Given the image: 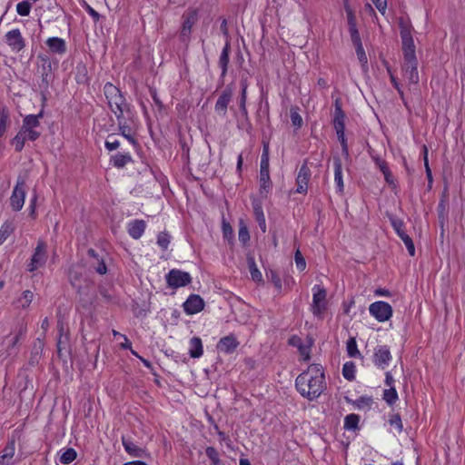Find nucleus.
Masks as SVG:
<instances>
[{"label": "nucleus", "mask_w": 465, "mask_h": 465, "mask_svg": "<svg viewBox=\"0 0 465 465\" xmlns=\"http://www.w3.org/2000/svg\"><path fill=\"white\" fill-rule=\"evenodd\" d=\"M238 345L239 342L236 341L235 337L233 335H228L220 340L217 348L223 352L231 353L235 351Z\"/></svg>", "instance_id": "aec40b11"}, {"label": "nucleus", "mask_w": 465, "mask_h": 465, "mask_svg": "<svg viewBox=\"0 0 465 465\" xmlns=\"http://www.w3.org/2000/svg\"><path fill=\"white\" fill-rule=\"evenodd\" d=\"M76 455V451L73 448H68L62 453L59 460L62 464L67 465L75 460Z\"/></svg>", "instance_id": "f704fd0d"}, {"label": "nucleus", "mask_w": 465, "mask_h": 465, "mask_svg": "<svg viewBox=\"0 0 465 465\" xmlns=\"http://www.w3.org/2000/svg\"><path fill=\"white\" fill-rule=\"evenodd\" d=\"M231 52V43L229 40H226L225 45L223 48V51L219 57V66L222 70L221 77L223 78L228 71V64H229V55Z\"/></svg>", "instance_id": "412c9836"}, {"label": "nucleus", "mask_w": 465, "mask_h": 465, "mask_svg": "<svg viewBox=\"0 0 465 465\" xmlns=\"http://www.w3.org/2000/svg\"><path fill=\"white\" fill-rule=\"evenodd\" d=\"M388 73L390 74L391 82L393 87L398 91L401 99H403L404 94H403V91L401 89L400 83L398 82L397 78L394 76V74H392V72L391 71L390 68H388Z\"/></svg>", "instance_id": "5fc2aeb1"}, {"label": "nucleus", "mask_w": 465, "mask_h": 465, "mask_svg": "<svg viewBox=\"0 0 465 465\" xmlns=\"http://www.w3.org/2000/svg\"><path fill=\"white\" fill-rule=\"evenodd\" d=\"M300 354L303 357L304 361H308L310 359V347L304 345L303 343L298 348Z\"/></svg>", "instance_id": "69168bd1"}, {"label": "nucleus", "mask_w": 465, "mask_h": 465, "mask_svg": "<svg viewBox=\"0 0 465 465\" xmlns=\"http://www.w3.org/2000/svg\"><path fill=\"white\" fill-rule=\"evenodd\" d=\"M338 136V139L341 143V150H342V153L347 157L349 156V150H348V144H347V140L345 138V134L344 133H342V134H337Z\"/></svg>", "instance_id": "680f3d73"}, {"label": "nucleus", "mask_w": 465, "mask_h": 465, "mask_svg": "<svg viewBox=\"0 0 465 465\" xmlns=\"http://www.w3.org/2000/svg\"><path fill=\"white\" fill-rule=\"evenodd\" d=\"M312 291L313 297L311 310L313 315L321 317L326 310V290L320 285H315Z\"/></svg>", "instance_id": "39448f33"}, {"label": "nucleus", "mask_w": 465, "mask_h": 465, "mask_svg": "<svg viewBox=\"0 0 465 465\" xmlns=\"http://www.w3.org/2000/svg\"><path fill=\"white\" fill-rule=\"evenodd\" d=\"M370 313L379 322H386L392 316L391 306L382 301L371 303L369 307Z\"/></svg>", "instance_id": "423d86ee"}, {"label": "nucleus", "mask_w": 465, "mask_h": 465, "mask_svg": "<svg viewBox=\"0 0 465 465\" xmlns=\"http://www.w3.org/2000/svg\"><path fill=\"white\" fill-rule=\"evenodd\" d=\"M342 375L348 381L355 379V365L353 362H346L342 367Z\"/></svg>", "instance_id": "e433bc0d"}, {"label": "nucleus", "mask_w": 465, "mask_h": 465, "mask_svg": "<svg viewBox=\"0 0 465 465\" xmlns=\"http://www.w3.org/2000/svg\"><path fill=\"white\" fill-rule=\"evenodd\" d=\"M111 161L113 162L114 165L117 168H123L129 162L132 161V157L130 154L125 153H116L115 155L112 156Z\"/></svg>", "instance_id": "2f4dec72"}, {"label": "nucleus", "mask_w": 465, "mask_h": 465, "mask_svg": "<svg viewBox=\"0 0 465 465\" xmlns=\"http://www.w3.org/2000/svg\"><path fill=\"white\" fill-rule=\"evenodd\" d=\"M25 183L17 182L15 187L14 188L13 193L10 198V203L15 211H19L22 209L24 203H25Z\"/></svg>", "instance_id": "2eb2a0df"}, {"label": "nucleus", "mask_w": 465, "mask_h": 465, "mask_svg": "<svg viewBox=\"0 0 465 465\" xmlns=\"http://www.w3.org/2000/svg\"><path fill=\"white\" fill-rule=\"evenodd\" d=\"M390 221H391V223L393 229L397 232L398 236L404 242L409 254L411 256H414L415 255V246H414L412 239L405 232L404 223L401 219L396 218V217H391Z\"/></svg>", "instance_id": "6e6552de"}, {"label": "nucleus", "mask_w": 465, "mask_h": 465, "mask_svg": "<svg viewBox=\"0 0 465 465\" xmlns=\"http://www.w3.org/2000/svg\"><path fill=\"white\" fill-rule=\"evenodd\" d=\"M247 264H248V268H249L252 279L255 282H262V275L256 265L253 256H252V255L247 256Z\"/></svg>", "instance_id": "7c9ffc66"}, {"label": "nucleus", "mask_w": 465, "mask_h": 465, "mask_svg": "<svg viewBox=\"0 0 465 465\" xmlns=\"http://www.w3.org/2000/svg\"><path fill=\"white\" fill-rule=\"evenodd\" d=\"M333 167H334V181L337 186V190L340 193L343 192V180H342V166L341 161L339 157L333 158Z\"/></svg>", "instance_id": "b1692460"}, {"label": "nucleus", "mask_w": 465, "mask_h": 465, "mask_svg": "<svg viewBox=\"0 0 465 465\" xmlns=\"http://www.w3.org/2000/svg\"><path fill=\"white\" fill-rule=\"evenodd\" d=\"M31 4L28 1H22L16 5V12L22 16H26L30 14Z\"/></svg>", "instance_id": "79ce46f5"}, {"label": "nucleus", "mask_w": 465, "mask_h": 465, "mask_svg": "<svg viewBox=\"0 0 465 465\" xmlns=\"http://www.w3.org/2000/svg\"><path fill=\"white\" fill-rule=\"evenodd\" d=\"M207 457L211 460L213 465H220L219 453L213 447H207L205 450Z\"/></svg>", "instance_id": "37998d69"}, {"label": "nucleus", "mask_w": 465, "mask_h": 465, "mask_svg": "<svg viewBox=\"0 0 465 465\" xmlns=\"http://www.w3.org/2000/svg\"><path fill=\"white\" fill-rule=\"evenodd\" d=\"M448 202H449L448 188L445 187L442 192L441 198H440V203L438 204V208H437L439 219L440 220L441 223H443L445 220V216H446V213H447V209H448Z\"/></svg>", "instance_id": "a878e982"}, {"label": "nucleus", "mask_w": 465, "mask_h": 465, "mask_svg": "<svg viewBox=\"0 0 465 465\" xmlns=\"http://www.w3.org/2000/svg\"><path fill=\"white\" fill-rule=\"evenodd\" d=\"M12 223L5 222L0 228V244L4 243L13 232Z\"/></svg>", "instance_id": "a19ab883"}, {"label": "nucleus", "mask_w": 465, "mask_h": 465, "mask_svg": "<svg viewBox=\"0 0 465 465\" xmlns=\"http://www.w3.org/2000/svg\"><path fill=\"white\" fill-rule=\"evenodd\" d=\"M25 141H27L26 136H25L19 130L16 135L13 138L11 143L15 146V150L19 153L24 149Z\"/></svg>", "instance_id": "4c0bfd02"}, {"label": "nucleus", "mask_w": 465, "mask_h": 465, "mask_svg": "<svg viewBox=\"0 0 465 465\" xmlns=\"http://www.w3.org/2000/svg\"><path fill=\"white\" fill-rule=\"evenodd\" d=\"M383 400L391 406L396 402L398 400V393L394 387L384 390Z\"/></svg>", "instance_id": "58836bf2"}, {"label": "nucleus", "mask_w": 465, "mask_h": 465, "mask_svg": "<svg viewBox=\"0 0 465 465\" xmlns=\"http://www.w3.org/2000/svg\"><path fill=\"white\" fill-rule=\"evenodd\" d=\"M45 44L54 54H64L66 52L65 41L60 37H50Z\"/></svg>", "instance_id": "4be33fe9"}, {"label": "nucleus", "mask_w": 465, "mask_h": 465, "mask_svg": "<svg viewBox=\"0 0 465 465\" xmlns=\"http://www.w3.org/2000/svg\"><path fill=\"white\" fill-rule=\"evenodd\" d=\"M349 32H350V35H351V40L353 44V45H361V36H360V34H359V31L357 29V26L356 27H350L349 28Z\"/></svg>", "instance_id": "864d4df0"}, {"label": "nucleus", "mask_w": 465, "mask_h": 465, "mask_svg": "<svg viewBox=\"0 0 465 465\" xmlns=\"http://www.w3.org/2000/svg\"><path fill=\"white\" fill-rule=\"evenodd\" d=\"M116 119L118 121V126H119V131H120L121 134L124 138H126L131 143L135 144L136 141H135V139L132 135L131 128L126 124V121L124 120V114L121 115V118H116Z\"/></svg>", "instance_id": "bb28decb"}, {"label": "nucleus", "mask_w": 465, "mask_h": 465, "mask_svg": "<svg viewBox=\"0 0 465 465\" xmlns=\"http://www.w3.org/2000/svg\"><path fill=\"white\" fill-rule=\"evenodd\" d=\"M33 300V292L30 291H25L23 296L19 299V304L23 308L29 306Z\"/></svg>", "instance_id": "09e8293b"}, {"label": "nucleus", "mask_w": 465, "mask_h": 465, "mask_svg": "<svg viewBox=\"0 0 465 465\" xmlns=\"http://www.w3.org/2000/svg\"><path fill=\"white\" fill-rule=\"evenodd\" d=\"M239 241L243 244L250 241V234L248 228L243 223H240L239 233H238Z\"/></svg>", "instance_id": "c03bdc74"}, {"label": "nucleus", "mask_w": 465, "mask_h": 465, "mask_svg": "<svg viewBox=\"0 0 465 465\" xmlns=\"http://www.w3.org/2000/svg\"><path fill=\"white\" fill-rule=\"evenodd\" d=\"M260 186L261 193L265 191L266 193L272 188V182L270 179L269 166H261L260 169Z\"/></svg>", "instance_id": "393cba45"}, {"label": "nucleus", "mask_w": 465, "mask_h": 465, "mask_svg": "<svg viewBox=\"0 0 465 465\" xmlns=\"http://www.w3.org/2000/svg\"><path fill=\"white\" fill-rule=\"evenodd\" d=\"M113 138H114L113 135H109L104 143L105 148L109 151L116 150L120 145L119 141H117L115 139L113 140Z\"/></svg>", "instance_id": "4d7b16f0"}, {"label": "nucleus", "mask_w": 465, "mask_h": 465, "mask_svg": "<svg viewBox=\"0 0 465 465\" xmlns=\"http://www.w3.org/2000/svg\"><path fill=\"white\" fill-rule=\"evenodd\" d=\"M376 8L384 15L387 8V2L386 0H371Z\"/></svg>", "instance_id": "0e129e2a"}, {"label": "nucleus", "mask_w": 465, "mask_h": 465, "mask_svg": "<svg viewBox=\"0 0 465 465\" xmlns=\"http://www.w3.org/2000/svg\"><path fill=\"white\" fill-rule=\"evenodd\" d=\"M261 166H269V146L263 145V150L261 158Z\"/></svg>", "instance_id": "052dcab7"}, {"label": "nucleus", "mask_w": 465, "mask_h": 465, "mask_svg": "<svg viewBox=\"0 0 465 465\" xmlns=\"http://www.w3.org/2000/svg\"><path fill=\"white\" fill-rule=\"evenodd\" d=\"M46 260V244L45 242L39 241L31 258V262L28 264L29 272H34L43 267L45 264Z\"/></svg>", "instance_id": "9d476101"}, {"label": "nucleus", "mask_w": 465, "mask_h": 465, "mask_svg": "<svg viewBox=\"0 0 465 465\" xmlns=\"http://www.w3.org/2000/svg\"><path fill=\"white\" fill-rule=\"evenodd\" d=\"M5 38L6 44L15 52H20L25 46V39L23 38L19 29L8 31L5 34Z\"/></svg>", "instance_id": "ddd939ff"}, {"label": "nucleus", "mask_w": 465, "mask_h": 465, "mask_svg": "<svg viewBox=\"0 0 465 465\" xmlns=\"http://www.w3.org/2000/svg\"><path fill=\"white\" fill-rule=\"evenodd\" d=\"M203 343L202 340L198 337H193L190 341L189 354L192 358H199L203 355Z\"/></svg>", "instance_id": "c756f323"}, {"label": "nucleus", "mask_w": 465, "mask_h": 465, "mask_svg": "<svg viewBox=\"0 0 465 465\" xmlns=\"http://www.w3.org/2000/svg\"><path fill=\"white\" fill-rule=\"evenodd\" d=\"M204 307L203 300L197 294H192L183 303V309L188 314L200 312Z\"/></svg>", "instance_id": "dca6fc26"}, {"label": "nucleus", "mask_w": 465, "mask_h": 465, "mask_svg": "<svg viewBox=\"0 0 465 465\" xmlns=\"http://www.w3.org/2000/svg\"><path fill=\"white\" fill-rule=\"evenodd\" d=\"M9 124V113L5 107L0 109V137L4 135Z\"/></svg>", "instance_id": "72a5a7b5"}, {"label": "nucleus", "mask_w": 465, "mask_h": 465, "mask_svg": "<svg viewBox=\"0 0 465 465\" xmlns=\"http://www.w3.org/2000/svg\"><path fill=\"white\" fill-rule=\"evenodd\" d=\"M254 215L256 218V221L262 232L266 231V223H265V217L262 212V208L261 205H255L253 207Z\"/></svg>", "instance_id": "c9c22d12"}, {"label": "nucleus", "mask_w": 465, "mask_h": 465, "mask_svg": "<svg viewBox=\"0 0 465 465\" xmlns=\"http://www.w3.org/2000/svg\"><path fill=\"white\" fill-rule=\"evenodd\" d=\"M399 27L401 31L400 34L402 43V52L404 60L417 58L415 54V45L411 35L412 26L410 21H406L403 18H400Z\"/></svg>", "instance_id": "20e7f679"}, {"label": "nucleus", "mask_w": 465, "mask_h": 465, "mask_svg": "<svg viewBox=\"0 0 465 465\" xmlns=\"http://www.w3.org/2000/svg\"><path fill=\"white\" fill-rule=\"evenodd\" d=\"M347 353L351 358H356L357 356H360L361 353L357 348V342L354 337H351L347 341Z\"/></svg>", "instance_id": "ea45409f"}, {"label": "nucleus", "mask_w": 465, "mask_h": 465, "mask_svg": "<svg viewBox=\"0 0 465 465\" xmlns=\"http://www.w3.org/2000/svg\"><path fill=\"white\" fill-rule=\"evenodd\" d=\"M311 174H312L311 170L307 165V161H305L302 164V166L298 172V175L296 177V184H297L296 193H307L308 182L311 178Z\"/></svg>", "instance_id": "9b49d317"}, {"label": "nucleus", "mask_w": 465, "mask_h": 465, "mask_svg": "<svg viewBox=\"0 0 465 465\" xmlns=\"http://www.w3.org/2000/svg\"><path fill=\"white\" fill-rule=\"evenodd\" d=\"M389 423L391 426L395 427L398 432H401L403 426L401 416L399 414H393L391 416L389 420Z\"/></svg>", "instance_id": "de8ad7c7"}, {"label": "nucleus", "mask_w": 465, "mask_h": 465, "mask_svg": "<svg viewBox=\"0 0 465 465\" xmlns=\"http://www.w3.org/2000/svg\"><path fill=\"white\" fill-rule=\"evenodd\" d=\"M122 443L125 451L132 457L143 458L146 456V451L143 448L137 446L130 439L122 437Z\"/></svg>", "instance_id": "6ab92c4d"}, {"label": "nucleus", "mask_w": 465, "mask_h": 465, "mask_svg": "<svg viewBox=\"0 0 465 465\" xmlns=\"http://www.w3.org/2000/svg\"><path fill=\"white\" fill-rule=\"evenodd\" d=\"M43 117V111H41L38 114H28L23 120V125L25 126V130L27 129H35L40 125V118Z\"/></svg>", "instance_id": "c85d7f7f"}, {"label": "nucleus", "mask_w": 465, "mask_h": 465, "mask_svg": "<svg viewBox=\"0 0 465 465\" xmlns=\"http://www.w3.org/2000/svg\"><path fill=\"white\" fill-rule=\"evenodd\" d=\"M291 121L292 125L300 128L302 124V118L297 111L291 110Z\"/></svg>", "instance_id": "6e6d98bb"}, {"label": "nucleus", "mask_w": 465, "mask_h": 465, "mask_svg": "<svg viewBox=\"0 0 465 465\" xmlns=\"http://www.w3.org/2000/svg\"><path fill=\"white\" fill-rule=\"evenodd\" d=\"M198 21V12L196 9L188 10L183 15V25L180 32V39L183 42H188L192 27Z\"/></svg>", "instance_id": "0eeeda50"}, {"label": "nucleus", "mask_w": 465, "mask_h": 465, "mask_svg": "<svg viewBox=\"0 0 465 465\" xmlns=\"http://www.w3.org/2000/svg\"><path fill=\"white\" fill-rule=\"evenodd\" d=\"M68 341H69V336H62V337L58 336L56 347H57V353L59 355L62 354L63 350L66 349V347L68 345Z\"/></svg>", "instance_id": "603ef678"}, {"label": "nucleus", "mask_w": 465, "mask_h": 465, "mask_svg": "<svg viewBox=\"0 0 465 465\" xmlns=\"http://www.w3.org/2000/svg\"><path fill=\"white\" fill-rule=\"evenodd\" d=\"M418 61L417 58L406 59L402 64V71L404 77H406L411 84H418L420 77L418 73Z\"/></svg>", "instance_id": "4468645a"}, {"label": "nucleus", "mask_w": 465, "mask_h": 465, "mask_svg": "<svg viewBox=\"0 0 465 465\" xmlns=\"http://www.w3.org/2000/svg\"><path fill=\"white\" fill-rule=\"evenodd\" d=\"M20 131L29 141H35L40 137V133L35 129L25 130V126H22Z\"/></svg>", "instance_id": "a18cd8bd"}, {"label": "nucleus", "mask_w": 465, "mask_h": 465, "mask_svg": "<svg viewBox=\"0 0 465 465\" xmlns=\"http://www.w3.org/2000/svg\"><path fill=\"white\" fill-rule=\"evenodd\" d=\"M4 455L6 457L7 460H13V457L15 455V441H11L7 444V446L4 450Z\"/></svg>", "instance_id": "bf43d9fd"}, {"label": "nucleus", "mask_w": 465, "mask_h": 465, "mask_svg": "<svg viewBox=\"0 0 465 465\" xmlns=\"http://www.w3.org/2000/svg\"><path fill=\"white\" fill-rule=\"evenodd\" d=\"M232 90L228 86L222 92L216 101L214 111L218 115L223 117L226 116L227 108L232 100Z\"/></svg>", "instance_id": "f8f14e48"}, {"label": "nucleus", "mask_w": 465, "mask_h": 465, "mask_svg": "<svg viewBox=\"0 0 465 465\" xmlns=\"http://www.w3.org/2000/svg\"><path fill=\"white\" fill-rule=\"evenodd\" d=\"M51 71H52V64H50V67H48L46 65V64H42V71H41L42 82H43V84H45V87L48 86V79H47V77H48L49 74L51 73Z\"/></svg>", "instance_id": "13d9d810"}, {"label": "nucleus", "mask_w": 465, "mask_h": 465, "mask_svg": "<svg viewBox=\"0 0 465 465\" xmlns=\"http://www.w3.org/2000/svg\"><path fill=\"white\" fill-rule=\"evenodd\" d=\"M85 10L93 17L94 22L99 21L101 15L93 7H91L89 5L85 4Z\"/></svg>", "instance_id": "774afa93"}, {"label": "nucleus", "mask_w": 465, "mask_h": 465, "mask_svg": "<svg viewBox=\"0 0 465 465\" xmlns=\"http://www.w3.org/2000/svg\"><path fill=\"white\" fill-rule=\"evenodd\" d=\"M324 371L321 365L312 364L295 381L297 391L309 401L317 399L325 390Z\"/></svg>", "instance_id": "f257e3e1"}, {"label": "nucleus", "mask_w": 465, "mask_h": 465, "mask_svg": "<svg viewBox=\"0 0 465 465\" xmlns=\"http://www.w3.org/2000/svg\"><path fill=\"white\" fill-rule=\"evenodd\" d=\"M391 360V351L386 345H381L375 348L374 363L376 366L384 369Z\"/></svg>", "instance_id": "f3484780"}, {"label": "nucleus", "mask_w": 465, "mask_h": 465, "mask_svg": "<svg viewBox=\"0 0 465 465\" xmlns=\"http://www.w3.org/2000/svg\"><path fill=\"white\" fill-rule=\"evenodd\" d=\"M294 259H295L296 267L300 271H303L306 268V262H305V259L303 258L302 252H300V250H297L295 252Z\"/></svg>", "instance_id": "3c124183"}, {"label": "nucleus", "mask_w": 465, "mask_h": 465, "mask_svg": "<svg viewBox=\"0 0 465 465\" xmlns=\"http://www.w3.org/2000/svg\"><path fill=\"white\" fill-rule=\"evenodd\" d=\"M71 285L81 295L88 296L92 287V281L87 275L86 269L81 263H76L71 266L68 273Z\"/></svg>", "instance_id": "f03ea898"}, {"label": "nucleus", "mask_w": 465, "mask_h": 465, "mask_svg": "<svg viewBox=\"0 0 465 465\" xmlns=\"http://www.w3.org/2000/svg\"><path fill=\"white\" fill-rule=\"evenodd\" d=\"M25 331V330L21 327L18 333L13 338L11 344L8 346L9 351H12L15 347V345L20 340V337L24 334Z\"/></svg>", "instance_id": "338daca9"}, {"label": "nucleus", "mask_w": 465, "mask_h": 465, "mask_svg": "<svg viewBox=\"0 0 465 465\" xmlns=\"http://www.w3.org/2000/svg\"><path fill=\"white\" fill-rule=\"evenodd\" d=\"M157 243L163 250H166L170 243V235L165 232H160L157 236Z\"/></svg>", "instance_id": "49530a36"}, {"label": "nucleus", "mask_w": 465, "mask_h": 465, "mask_svg": "<svg viewBox=\"0 0 465 465\" xmlns=\"http://www.w3.org/2000/svg\"><path fill=\"white\" fill-rule=\"evenodd\" d=\"M354 46H355L356 54H357V56H358V59H359L360 63L363 66L366 65L367 63H368V59H367L366 54L364 52L362 44L361 45H354Z\"/></svg>", "instance_id": "8fccbe9b"}, {"label": "nucleus", "mask_w": 465, "mask_h": 465, "mask_svg": "<svg viewBox=\"0 0 465 465\" xmlns=\"http://www.w3.org/2000/svg\"><path fill=\"white\" fill-rule=\"evenodd\" d=\"M104 93L107 99L108 105L116 118H121L124 112L129 111V105L126 103L122 92L112 83H106L104 86Z\"/></svg>", "instance_id": "7ed1b4c3"}, {"label": "nucleus", "mask_w": 465, "mask_h": 465, "mask_svg": "<svg viewBox=\"0 0 465 465\" xmlns=\"http://www.w3.org/2000/svg\"><path fill=\"white\" fill-rule=\"evenodd\" d=\"M166 281L170 287L177 289L189 284L192 282V277L186 272L173 269L167 273Z\"/></svg>", "instance_id": "1a4fd4ad"}, {"label": "nucleus", "mask_w": 465, "mask_h": 465, "mask_svg": "<svg viewBox=\"0 0 465 465\" xmlns=\"http://www.w3.org/2000/svg\"><path fill=\"white\" fill-rule=\"evenodd\" d=\"M146 224L143 220H134L128 224V233L133 239H140L144 232Z\"/></svg>", "instance_id": "5701e85b"}, {"label": "nucleus", "mask_w": 465, "mask_h": 465, "mask_svg": "<svg viewBox=\"0 0 465 465\" xmlns=\"http://www.w3.org/2000/svg\"><path fill=\"white\" fill-rule=\"evenodd\" d=\"M246 90L247 85L244 83H242V94L240 98V109H244L246 107Z\"/></svg>", "instance_id": "e2e57ef3"}, {"label": "nucleus", "mask_w": 465, "mask_h": 465, "mask_svg": "<svg viewBox=\"0 0 465 465\" xmlns=\"http://www.w3.org/2000/svg\"><path fill=\"white\" fill-rule=\"evenodd\" d=\"M360 416L354 413L349 414L344 419V428L349 430H355L358 429Z\"/></svg>", "instance_id": "473e14b6"}, {"label": "nucleus", "mask_w": 465, "mask_h": 465, "mask_svg": "<svg viewBox=\"0 0 465 465\" xmlns=\"http://www.w3.org/2000/svg\"><path fill=\"white\" fill-rule=\"evenodd\" d=\"M333 125L337 134H342L345 131V114L338 101L335 103Z\"/></svg>", "instance_id": "a211bd4d"}, {"label": "nucleus", "mask_w": 465, "mask_h": 465, "mask_svg": "<svg viewBox=\"0 0 465 465\" xmlns=\"http://www.w3.org/2000/svg\"><path fill=\"white\" fill-rule=\"evenodd\" d=\"M44 350V343L40 339H37L32 348L31 351V357L29 360V363L31 365L37 364L39 361V359L41 358L42 352Z\"/></svg>", "instance_id": "cd10ccee"}]
</instances>
